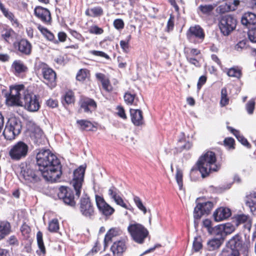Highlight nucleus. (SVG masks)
<instances>
[{"label":"nucleus","mask_w":256,"mask_h":256,"mask_svg":"<svg viewBox=\"0 0 256 256\" xmlns=\"http://www.w3.org/2000/svg\"><path fill=\"white\" fill-rule=\"evenodd\" d=\"M36 163L41 175L52 182L58 180L62 174L59 160L48 150H40L37 154Z\"/></svg>","instance_id":"nucleus-1"},{"label":"nucleus","mask_w":256,"mask_h":256,"mask_svg":"<svg viewBox=\"0 0 256 256\" xmlns=\"http://www.w3.org/2000/svg\"><path fill=\"white\" fill-rule=\"evenodd\" d=\"M216 158L215 154L212 152H208L202 156L197 162V168L191 169L190 176L191 178L195 174H201L202 178H205L211 172H216L218 167L216 164Z\"/></svg>","instance_id":"nucleus-2"},{"label":"nucleus","mask_w":256,"mask_h":256,"mask_svg":"<svg viewBox=\"0 0 256 256\" xmlns=\"http://www.w3.org/2000/svg\"><path fill=\"white\" fill-rule=\"evenodd\" d=\"M24 93L25 89L23 84L11 86L10 93L5 94L6 104L9 106H22V102L21 98Z\"/></svg>","instance_id":"nucleus-3"},{"label":"nucleus","mask_w":256,"mask_h":256,"mask_svg":"<svg viewBox=\"0 0 256 256\" xmlns=\"http://www.w3.org/2000/svg\"><path fill=\"white\" fill-rule=\"evenodd\" d=\"M22 128L21 122L16 118H12L7 122L3 132V135L6 139L12 140L20 134Z\"/></svg>","instance_id":"nucleus-4"},{"label":"nucleus","mask_w":256,"mask_h":256,"mask_svg":"<svg viewBox=\"0 0 256 256\" xmlns=\"http://www.w3.org/2000/svg\"><path fill=\"white\" fill-rule=\"evenodd\" d=\"M28 150V146L26 143L19 141L11 146L8 154L12 160L18 161L27 156Z\"/></svg>","instance_id":"nucleus-5"},{"label":"nucleus","mask_w":256,"mask_h":256,"mask_svg":"<svg viewBox=\"0 0 256 256\" xmlns=\"http://www.w3.org/2000/svg\"><path fill=\"white\" fill-rule=\"evenodd\" d=\"M20 178L30 186L34 184L40 180V175H41L40 171L35 172L29 166H26L20 168Z\"/></svg>","instance_id":"nucleus-6"},{"label":"nucleus","mask_w":256,"mask_h":256,"mask_svg":"<svg viewBox=\"0 0 256 256\" xmlns=\"http://www.w3.org/2000/svg\"><path fill=\"white\" fill-rule=\"evenodd\" d=\"M236 20L234 16L227 14L222 16L218 26L222 34L228 36L236 28Z\"/></svg>","instance_id":"nucleus-7"},{"label":"nucleus","mask_w":256,"mask_h":256,"mask_svg":"<svg viewBox=\"0 0 256 256\" xmlns=\"http://www.w3.org/2000/svg\"><path fill=\"white\" fill-rule=\"evenodd\" d=\"M128 230L133 240L138 244H142L148 234V230L140 224H130Z\"/></svg>","instance_id":"nucleus-8"},{"label":"nucleus","mask_w":256,"mask_h":256,"mask_svg":"<svg viewBox=\"0 0 256 256\" xmlns=\"http://www.w3.org/2000/svg\"><path fill=\"white\" fill-rule=\"evenodd\" d=\"M40 68L44 78V82L50 88L55 87L56 84V72L44 63L40 64Z\"/></svg>","instance_id":"nucleus-9"},{"label":"nucleus","mask_w":256,"mask_h":256,"mask_svg":"<svg viewBox=\"0 0 256 256\" xmlns=\"http://www.w3.org/2000/svg\"><path fill=\"white\" fill-rule=\"evenodd\" d=\"M80 211L86 218H92L94 215V208L89 196L86 194L80 199Z\"/></svg>","instance_id":"nucleus-10"},{"label":"nucleus","mask_w":256,"mask_h":256,"mask_svg":"<svg viewBox=\"0 0 256 256\" xmlns=\"http://www.w3.org/2000/svg\"><path fill=\"white\" fill-rule=\"evenodd\" d=\"M85 170L86 166H80L74 172V178L71 182V184L76 191V194L78 197L80 196L81 193Z\"/></svg>","instance_id":"nucleus-11"},{"label":"nucleus","mask_w":256,"mask_h":256,"mask_svg":"<svg viewBox=\"0 0 256 256\" xmlns=\"http://www.w3.org/2000/svg\"><path fill=\"white\" fill-rule=\"evenodd\" d=\"M24 106L26 109L30 112H36L40 107V103L38 97L33 94L28 93L24 94Z\"/></svg>","instance_id":"nucleus-12"},{"label":"nucleus","mask_w":256,"mask_h":256,"mask_svg":"<svg viewBox=\"0 0 256 256\" xmlns=\"http://www.w3.org/2000/svg\"><path fill=\"white\" fill-rule=\"evenodd\" d=\"M58 196L60 200H62L64 202L70 206L76 205L74 200V196L72 192L69 188L66 186H61L59 188Z\"/></svg>","instance_id":"nucleus-13"},{"label":"nucleus","mask_w":256,"mask_h":256,"mask_svg":"<svg viewBox=\"0 0 256 256\" xmlns=\"http://www.w3.org/2000/svg\"><path fill=\"white\" fill-rule=\"evenodd\" d=\"M214 204L210 201L198 203L194 209V217L195 220H200L202 215L208 214L212 210ZM196 222V221L194 222Z\"/></svg>","instance_id":"nucleus-14"},{"label":"nucleus","mask_w":256,"mask_h":256,"mask_svg":"<svg viewBox=\"0 0 256 256\" xmlns=\"http://www.w3.org/2000/svg\"><path fill=\"white\" fill-rule=\"evenodd\" d=\"M30 136L32 141L38 146L44 145L46 142L42 130L38 126H34L32 129Z\"/></svg>","instance_id":"nucleus-15"},{"label":"nucleus","mask_w":256,"mask_h":256,"mask_svg":"<svg viewBox=\"0 0 256 256\" xmlns=\"http://www.w3.org/2000/svg\"><path fill=\"white\" fill-rule=\"evenodd\" d=\"M96 202L98 209L103 214L108 216L114 213V208L108 204L102 197L96 195Z\"/></svg>","instance_id":"nucleus-16"},{"label":"nucleus","mask_w":256,"mask_h":256,"mask_svg":"<svg viewBox=\"0 0 256 256\" xmlns=\"http://www.w3.org/2000/svg\"><path fill=\"white\" fill-rule=\"evenodd\" d=\"M240 22L246 28H252L256 26V14L252 12H245L242 15Z\"/></svg>","instance_id":"nucleus-17"},{"label":"nucleus","mask_w":256,"mask_h":256,"mask_svg":"<svg viewBox=\"0 0 256 256\" xmlns=\"http://www.w3.org/2000/svg\"><path fill=\"white\" fill-rule=\"evenodd\" d=\"M36 16L43 22L48 24L50 23L52 18L50 12L46 8L38 6L34 8Z\"/></svg>","instance_id":"nucleus-18"},{"label":"nucleus","mask_w":256,"mask_h":256,"mask_svg":"<svg viewBox=\"0 0 256 256\" xmlns=\"http://www.w3.org/2000/svg\"><path fill=\"white\" fill-rule=\"evenodd\" d=\"M187 37L190 40L196 38L202 42L204 38V33L199 26L196 25L190 28L187 32Z\"/></svg>","instance_id":"nucleus-19"},{"label":"nucleus","mask_w":256,"mask_h":256,"mask_svg":"<svg viewBox=\"0 0 256 256\" xmlns=\"http://www.w3.org/2000/svg\"><path fill=\"white\" fill-rule=\"evenodd\" d=\"M234 222L237 226L242 224L243 228L248 230H250L252 227V220L248 215L237 214L234 216Z\"/></svg>","instance_id":"nucleus-20"},{"label":"nucleus","mask_w":256,"mask_h":256,"mask_svg":"<svg viewBox=\"0 0 256 256\" xmlns=\"http://www.w3.org/2000/svg\"><path fill=\"white\" fill-rule=\"evenodd\" d=\"M119 190L114 186H111L108 190V196L111 199L113 200L117 204L127 209V206L119 195Z\"/></svg>","instance_id":"nucleus-21"},{"label":"nucleus","mask_w":256,"mask_h":256,"mask_svg":"<svg viewBox=\"0 0 256 256\" xmlns=\"http://www.w3.org/2000/svg\"><path fill=\"white\" fill-rule=\"evenodd\" d=\"M213 216L216 222H220L229 218L231 216V211L228 208L221 207L214 212Z\"/></svg>","instance_id":"nucleus-22"},{"label":"nucleus","mask_w":256,"mask_h":256,"mask_svg":"<svg viewBox=\"0 0 256 256\" xmlns=\"http://www.w3.org/2000/svg\"><path fill=\"white\" fill-rule=\"evenodd\" d=\"M240 4L238 0H229L228 2L222 4L218 8L220 13H224L230 11H234L236 10Z\"/></svg>","instance_id":"nucleus-23"},{"label":"nucleus","mask_w":256,"mask_h":256,"mask_svg":"<svg viewBox=\"0 0 256 256\" xmlns=\"http://www.w3.org/2000/svg\"><path fill=\"white\" fill-rule=\"evenodd\" d=\"M130 117L132 122L136 126H140L144 124V120L142 112L140 110L130 109Z\"/></svg>","instance_id":"nucleus-24"},{"label":"nucleus","mask_w":256,"mask_h":256,"mask_svg":"<svg viewBox=\"0 0 256 256\" xmlns=\"http://www.w3.org/2000/svg\"><path fill=\"white\" fill-rule=\"evenodd\" d=\"M126 248V242L124 240L116 241L111 246V250L114 256H122Z\"/></svg>","instance_id":"nucleus-25"},{"label":"nucleus","mask_w":256,"mask_h":256,"mask_svg":"<svg viewBox=\"0 0 256 256\" xmlns=\"http://www.w3.org/2000/svg\"><path fill=\"white\" fill-rule=\"evenodd\" d=\"M242 242L238 234L232 237L227 244V246L230 248L229 250H238L240 252L242 246Z\"/></svg>","instance_id":"nucleus-26"},{"label":"nucleus","mask_w":256,"mask_h":256,"mask_svg":"<svg viewBox=\"0 0 256 256\" xmlns=\"http://www.w3.org/2000/svg\"><path fill=\"white\" fill-rule=\"evenodd\" d=\"M81 108L84 109V112H91L94 110L96 107V102L92 99L86 98L81 102Z\"/></svg>","instance_id":"nucleus-27"},{"label":"nucleus","mask_w":256,"mask_h":256,"mask_svg":"<svg viewBox=\"0 0 256 256\" xmlns=\"http://www.w3.org/2000/svg\"><path fill=\"white\" fill-rule=\"evenodd\" d=\"M214 4H200L198 8L197 11L198 14H202L208 16H210L212 13V12L214 10Z\"/></svg>","instance_id":"nucleus-28"},{"label":"nucleus","mask_w":256,"mask_h":256,"mask_svg":"<svg viewBox=\"0 0 256 256\" xmlns=\"http://www.w3.org/2000/svg\"><path fill=\"white\" fill-rule=\"evenodd\" d=\"M36 26L38 29L48 40L52 41L54 44H58V40L54 38V36L52 32L40 24H36Z\"/></svg>","instance_id":"nucleus-29"},{"label":"nucleus","mask_w":256,"mask_h":256,"mask_svg":"<svg viewBox=\"0 0 256 256\" xmlns=\"http://www.w3.org/2000/svg\"><path fill=\"white\" fill-rule=\"evenodd\" d=\"M246 203L252 212H256V192H251L246 196Z\"/></svg>","instance_id":"nucleus-30"},{"label":"nucleus","mask_w":256,"mask_h":256,"mask_svg":"<svg viewBox=\"0 0 256 256\" xmlns=\"http://www.w3.org/2000/svg\"><path fill=\"white\" fill-rule=\"evenodd\" d=\"M18 50L24 54H30L32 50L31 44L27 40H22L18 43Z\"/></svg>","instance_id":"nucleus-31"},{"label":"nucleus","mask_w":256,"mask_h":256,"mask_svg":"<svg viewBox=\"0 0 256 256\" xmlns=\"http://www.w3.org/2000/svg\"><path fill=\"white\" fill-rule=\"evenodd\" d=\"M121 231L116 228L110 229L106 234L104 239V247L108 246L109 242L112 241V238L120 234Z\"/></svg>","instance_id":"nucleus-32"},{"label":"nucleus","mask_w":256,"mask_h":256,"mask_svg":"<svg viewBox=\"0 0 256 256\" xmlns=\"http://www.w3.org/2000/svg\"><path fill=\"white\" fill-rule=\"evenodd\" d=\"M223 242L224 238L222 237L212 238L208 242V248L210 251L216 250L220 248Z\"/></svg>","instance_id":"nucleus-33"},{"label":"nucleus","mask_w":256,"mask_h":256,"mask_svg":"<svg viewBox=\"0 0 256 256\" xmlns=\"http://www.w3.org/2000/svg\"><path fill=\"white\" fill-rule=\"evenodd\" d=\"M228 128L236 136L238 140L242 144L247 146L248 148L250 147V144L248 142L247 140L240 134L239 131L233 128L230 126H228Z\"/></svg>","instance_id":"nucleus-34"},{"label":"nucleus","mask_w":256,"mask_h":256,"mask_svg":"<svg viewBox=\"0 0 256 256\" xmlns=\"http://www.w3.org/2000/svg\"><path fill=\"white\" fill-rule=\"evenodd\" d=\"M37 242L39 250H37V253L40 255H44L46 253V249L44 246L42 239V234L41 232L39 231L36 234Z\"/></svg>","instance_id":"nucleus-35"},{"label":"nucleus","mask_w":256,"mask_h":256,"mask_svg":"<svg viewBox=\"0 0 256 256\" xmlns=\"http://www.w3.org/2000/svg\"><path fill=\"white\" fill-rule=\"evenodd\" d=\"M12 68L18 74L24 72L27 70L26 66L20 60H14L12 65Z\"/></svg>","instance_id":"nucleus-36"},{"label":"nucleus","mask_w":256,"mask_h":256,"mask_svg":"<svg viewBox=\"0 0 256 256\" xmlns=\"http://www.w3.org/2000/svg\"><path fill=\"white\" fill-rule=\"evenodd\" d=\"M125 102L128 104H136L137 100L136 98V94L130 92H127L124 96Z\"/></svg>","instance_id":"nucleus-37"},{"label":"nucleus","mask_w":256,"mask_h":256,"mask_svg":"<svg viewBox=\"0 0 256 256\" xmlns=\"http://www.w3.org/2000/svg\"><path fill=\"white\" fill-rule=\"evenodd\" d=\"M102 10L100 7H94L90 8H88L86 11V14L87 16L95 17L100 16L102 14Z\"/></svg>","instance_id":"nucleus-38"},{"label":"nucleus","mask_w":256,"mask_h":256,"mask_svg":"<svg viewBox=\"0 0 256 256\" xmlns=\"http://www.w3.org/2000/svg\"><path fill=\"white\" fill-rule=\"evenodd\" d=\"M192 144L189 142H186L184 138V134H182V137L180 138L178 142L177 148L180 151L183 150H188L190 148Z\"/></svg>","instance_id":"nucleus-39"},{"label":"nucleus","mask_w":256,"mask_h":256,"mask_svg":"<svg viewBox=\"0 0 256 256\" xmlns=\"http://www.w3.org/2000/svg\"><path fill=\"white\" fill-rule=\"evenodd\" d=\"M79 125L80 128L82 130H92L94 125L90 121L86 120H78L76 122Z\"/></svg>","instance_id":"nucleus-40"},{"label":"nucleus","mask_w":256,"mask_h":256,"mask_svg":"<svg viewBox=\"0 0 256 256\" xmlns=\"http://www.w3.org/2000/svg\"><path fill=\"white\" fill-rule=\"evenodd\" d=\"M0 232L5 235H8L10 232V225L8 222H0Z\"/></svg>","instance_id":"nucleus-41"},{"label":"nucleus","mask_w":256,"mask_h":256,"mask_svg":"<svg viewBox=\"0 0 256 256\" xmlns=\"http://www.w3.org/2000/svg\"><path fill=\"white\" fill-rule=\"evenodd\" d=\"M229 98L228 97V92L226 88H224L221 90V100L220 102V105L222 106H226L228 104Z\"/></svg>","instance_id":"nucleus-42"},{"label":"nucleus","mask_w":256,"mask_h":256,"mask_svg":"<svg viewBox=\"0 0 256 256\" xmlns=\"http://www.w3.org/2000/svg\"><path fill=\"white\" fill-rule=\"evenodd\" d=\"M12 30L10 28H4L1 32V36L2 38L6 42H8L12 36Z\"/></svg>","instance_id":"nucleus-43"},{"label":"nucleus","mask_w":256,"mask_h":256,"mask_svg":"<svg viewBox=\"0 0 256 256\" xmlns=\"http://www.w3.org/2000/svg\"><path fill=\"white\" fill-rule=\"evenodd\" d=\"M134 200L138 208L142 211L144 214H146L147 212V209L146 206L143 204L140 198L137 196H134Z\"/></svg>","instance_id":"nucleus-44"},{"label":"nucleus","mask_w":256,"mask_h":256,"mask_svg":"<svg viewBox=\"0 0 256 256\" xmlns=\"http://www.w3.org/2000/svg\"><path fill=\"white\" fill-rule=\"evenodd\" d=\"M88 72L86 69L80 70L76 74V80L78 81L82 82L85 80L88 77Z\"/></svg>","instance_id":"nucleus-45"},{"label":"nucleus","mask_w":256,"mask_h":256,"mask_svg":"<svg viewBox=\"0 0 256 256\" xmlns=\"http://www.w3.org/2000/svg\"><path fill=\"white\" fill-rule=\"evenodd\" d=\"M182 176L183 174L182 170L177 168L176 178L180 190H181L182 187Z\"/></svg>","instance_id":"nucleus-46"},{"label":"nucleus","mask_w":256,"mask_h":256,"mask_svg":"<svg viewBox=\"0 0 256 256\" xmlns=\"http://www.w3.org/2000/svg\"><path fill=\"white\" fill-rule=\"evenodd\" d=\"M59 229L58 222L57 219L52 220L48 224V230L50 232H56Z\"/></svg>","instance_id":"nucleus-47"},{"label":"nucleus","mask_w":256,"mask_h":256,"mask_svg":"<svg viewBox=\"0 0 256 256\" xmlns=\"http://www.w3.org/2000/svg\"><path fill=\"white\" fill-rule=\"evenodd\" d=\"M227 74L229 76L235 77L239 78L241 76V71L236 68H230L227 72Z\"/></svg>","instance_id":"nucleus-48"},{"label":"nucleus","mask_w":256,"mask_h":256,"mask_svg":"<svg viewBox=\"0 0 256 256\" xmlns=\"http://www.w3.org/2000/svg\"><path fill=\"white\" fill-rule=\"evenodd\" d=\"M254 107L255 101L254 99L250 100L246 104V109L249 114H253Z\"/></svg>","instance_id":"nucleus-49"},{"label":"nucleus","mask_w":256,"mask_h":256,"mask_svg":"<svg viewBox=\"0 0 256 256\" xmlns=\"http://www.w3.org/2000/svg\"><path fill=\"white\" fill-rule=\"evenodd\" d=\"M186 57L187 56L193 57L199 54L200 52V50L196 48H186L184 50Z\"/></svg>","instance_id":"nucleus-50"},{"label":"nucleus","mask_w":256,"mask_h":256,"mask_svg":"<svg viewBox=\"0 0 256 256\" xmlns=\"http://www.w3.org/2000/svg\"><path fill=\"white\" fill-rule=\"evenodd\" d=\"M202 248V240L200 237L195 238L193 242V248L198 252Z\"/></svg>","instance_id":"nucleus-51"},{"label":"nucleus","mask_w":256,"mask_h":256,"mask_svg":"<svg viewBox=\"0 0 256 256\" xmlns=\"http://www.w3.org/2000/svg\"><path fill=\"white\" fill-rule=\"evenodd\" d=\"M248 36L252 42H256V26L249 29Z\"/></svg>","instance_id":"nucleus-52"},{"label":"nucleus","mask_w":256,"mask_h":256,"mask_svg":"<svg viewBox=\"0 0 256 256\" xmlns=\"http://www.w3.org/2000/svg\"><path fill=\"white\" fill-rule=\"evenodd\" d=\"M88 31L90 34H100L104 32V30L97 26H92L90 28Z\"/></svg>","instance_id":"nucleus-53"},{"label":"nucleus","mask_w":256,"mask_h":256,"mask_svg":"<svg viewBox=\"0 0 256 256\" xmlns=\"http://www.w3.org/2000/svg\"><path fill=\"white\" fill-rule=\"evenodd\" d=\"M64 100L68 104L73 103L74 100L73 92L70 91L67 92L64 96Z\"/></svg>","instance_id":"nucleus-54"},{"label":"nucleus","mask_w":256,"mask_h":256,"mask_svg":"<svg viewBox=\"0 0 256 256\" xmlns=\"http://www.w3.org/2000/svg\"><path fill=\"white\" fill-rule=\"evenodd\" d=\"M223 230L226 234H230L234 230L235 227L232 224L228 223L224 225Z\"/></svg>","instance_id":"nucleus-55"},{"label":"nucleus","mask_w":256,"mask_h":256,"mask_svg":"<svg viewBox=\"0 0 256 256\" xmlns=\"http://www.w3.org/2000/svg\"><path fill=\"white\" fill-rule=\"evenodd\" d=\"M234 140L232 138H228L224 140V144L229 149H234Z\"/></svg>","instance_id":"nucleus-56"},{"label":"nucleus","mask_w":256,"mask_h":256,"mask_svg":"<svg viewBox=\"0 0 256 256\" xmlns=\"http://www.w3.org/2000/svg\"><path fill=\"white\" fill-rule=\"evenodd\" d=\"M90 53L92 54L93 55L98 56L100 57H103L106 58L107 60L110 59V56L106 53L102 51H98V50H91Z\"/></svg>","instance_id":"nucleus-57"},{"label":"nucleus","mask_w":256,"mask_h":256,"mask_svg":"<svg viewBox=\"0 0 256 256\" xmlns=\"http://www.w3.org/2000/svg\"><path fill=\"white\" fill-rule=\"evenodd\" d=\"M114 28L118 30L122 29L124 27V23L121 19H116L114 22Z\"/></svg>","instance_id":"nucleus-58"},{"label":"nucleus","mask_w":256,"mask_h":256,"mask_svg":"<svg viewBox=\"0 0 256 256\" xmlns=\"http://www.w3.org/2000/svg\"><path fill=\"white\" fill-rule=\"evenodd\" d=\"M174 18L172 14L170 16V18L168 20V23H167V30L170 31L172 30L174 28Z\"/></svg>","instance_id":"nucleus-59"},{"label":"nucleus","mask_w":256,"mask_h":256,"mask_svg":"<svg viewBox=\"0 0 256 256\" xmlns=\"http://www.w3.org/2000/svg\"><path fill=\"white\" fill-rule=\"evenodd\" d=\"M103 88L108 92L112 90V86L110 84V81L108 78H106L102 82Z\"/></svg>","instance_id":"nucleus-60"},{"label":"nucleus","mask_w":256,"mask_h":256,"mask_svg":"<svg viewBox=\"0 0 256 256\" xmlns=\"http://www.w3.org/2000/svg\"><path fill=\"white\" fill-rule=\"evenodd\" d=\"M235 48L238 51H240L244 49H246V41L242 40L240 42L236 45Z\"/></svg>","instance_id":"nucleus-61"},{"label":"nucleus","mask_w":256,"mask_h":256,"mask_svg":"<svg viewBox=\"0 0 256 256\" xmlns=\"http://www.w3.org/2000/svg\"><path fill=\"white\" fill-rule=\"evenodd\" d=\"M46 104L50 108H54L58 106V102L56 100L50 98L46 101Z\"/></svg>","instance_id":"nucleus-62"},{"label":"nucleus","mask_w":256,"mask_h":256,"mask_svg":"<svg viewBox=\"0 0 256 256\" xmlns=\"http://www.w3.org/2000/svg\"><path fill=\"white\" fill-rule=\"evenodd\" d=\"M3 14H4V16L7 18H8L11 21L13 20H14V15L11 12H10L8 10H6L5 8H4V9H2L1 10Z\"/></svg>","instance_id":"nucleus-63"},{"label":"nucleus","mask_w":256,"mask_h":256,"mask_svg":"<svg viewBox=\"0 0 256 256\" xmlns=\"http://www.w3.org/2000/svg\"><path fill=\"white\" fill-rule=\"evenodd\" d=\"M206 81V77L204 76H201L198 80V84H197V87L198 89L200 90L202 86L204 85Z\"/></svg>","instance_id":"nucleus-64"}]
</instances>
